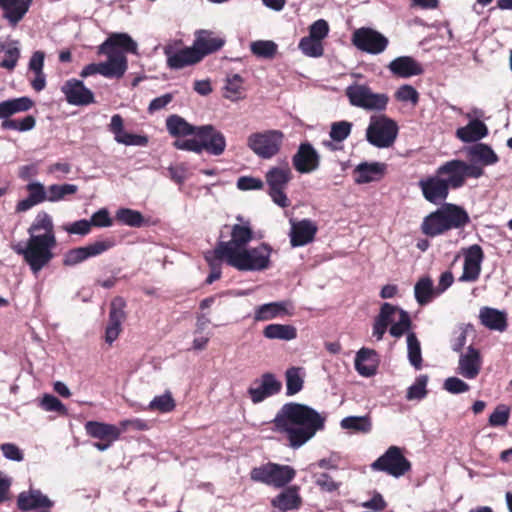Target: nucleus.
Listing matches in <instances>:
<instances>
[{
	"instance_id": "72a5a7b5",
	"label": "nucleus",
	"mask_w": 512,
	"mask_h": 512,
	"mask_svg": "<svg viewBox=\"0 0 512 512\" xmlns=\"http://www.w3.org/2000/svg\"><path fill=\"white\" fill-rule=\"evenodd\" d=\"M456 137L464 143H479L478 141L488 135V127L479 120L473 119L466 126L456 130Z\"/></svg>"
},
{
	"instance_id": "de8ad7c7",
	"label": "nucleus",
	"mask_w": 512,
	"mask_h": 512,
	"mask_svg": "<svg viewBox=\"0 0 512 512\" xmlns=\"http://www.w3.org/2000/svg\"><path fill=\"white\" fill-rule=\"evenodd\" d=\"M250 49L258 57L271 59L277 52V45L270 40H258L251 43Z\"/></svg>"
},
{
	"instance_id": "a878e982",
	"label": "nucleus",
	"mask_w": 512,
	"mask_h": 512,
	"mask_svg": "<svg viewBox=\"0 0 512 512\" xmlns=\"http://www.w3.org/2000/svg\"><path fill=\"white\" fill-rule=\"evenodd\" d=\"M316 224L310 219L292 222L290 243L292 247H300L312 242L317 233Z\"/></svg>"
},
{
	"instance_id": "c03bdc74",
	"label": "nucleus",
	"mask_w": 512,
	"mask_h": 512,
	"mask_svg": "<svg viewBox=\"0 0 512 512\" xmlns=\"http://www.w3.org/2000/svg\"><path fill=\"white\" fill-rule=\"evenodd\" d=\"M407 349L410 364L415 369H420L422 367L421 346L416 334L413 332L407 335Z\"/></svg>"
},
{
	"instance_id": "ea45409f",
	"label": "nucleus",
	"mask_w": 512,
	"mask_h": 512,
	"mask_svg": "<svg viewBox=\"0 0 512 512\" xmlns=\"http://www.w3.org/2000/svg\"><path fill=\"white\" fill-rule=\"evenodd\" d=\"M296 475L294 468L288 465L272 463L270 486L285 487Z\"/></svg>"
},
{
	"instance_id": "dca6fc26",
	"label": "nucleus",
	"mask_w": 512,
	"mask_h": 512,
	"mask_svg": "<svg viewBox=\"0 0 512 512\" xmlns=\"http://www.w3.org/2000/svg\"><path fill=\"white\" fill-rule=\"evenodd\" d=\"M467 156L470 162H467L468 166L474 167L479 172L477 176H467L468 178L478 179L484 175V166L494 165L499 161L498 155L495 151L485 143H476L467 149Z\"/></svg>"
},
{
	"instance_id": "4be33fe9",
	"label": "nucleus",
	"mask_w": 512,
	"mask_h": 512,
	"mask_svg": "<svg viewBox=\"0 0 512 512\" xmlns=\"http://www.w3.org/2000/svg\"><path fill=\"white\" fill-rule=\"evenodd\" d=\"M61 91L71 105L85 106L95 102L93 92L81 80L75 78L67 80L61 87Z\"/></svg>"
},
{
	"instance_id": "412c9836",
	"label": "nucleus",
	"mask_w": 512,
	"mask_h": 512,
	"mask_svg": "<svg viewBox=\"0 0 512 512\" xmlns=\"http://www.w3.org/2000/svg\"><path fill=\"white\" fill-rule=\"evenodd\" d=\"M125 307L126 302L120 296L115 297L111 301L109 322L105 330V341L110 345L118 338L122 330L121 325L126 319Z\"/></svg>"
},
{
	"instance_id": "bb28decb",
	"label": "nucleus",
	"mask_w": 512,
	"mask_h": 512,
	"mask_svg": "<svg viewBox=\"0 0 512 512\" xmlns=\"http://www.w3.org/2000/svg\"><path fill=\"white\" fill-rule=\"evenodd\" d=\"M482 357L480 351L473 346L467 348L466 353L460 355L459 373L466 379H475L481 370Z\"/></svg>"
},
{
	"instance_id": "39448f33",
	"label": "nucleus",
	"mask_w": 512,
	"mask_h": 512,
	"mask_svg": "<svg viewBox=\"0 0 512 512\" xmlns=\"http://www.w3.org/2000/svg\"><path fill=\"white\" fill-rule=\"evenodd\" d=\"M56 244V239L34 236L32 238L29 237L26 246L18 243L13 245L12 249L15 253L21 255L31 271L37 274L53 259L52 249Z\"/></svg>"
},
{
	"instance_id": "aec40b11",
	"label": "nucleus",
	"mask_w": 512,
	"mask_h": 512,
	"mask_svg": "<svg viewBox=\"0 0 512 512\" xmlns=\"http://www.w3.org/2000/svg\"><path fill=\"white\" fill-rule=\"evenodd\" d=\"M163 52L167 58V66L175 70L197 64L201 61L200 55L197 54L193 46L177 50L174 45L167 44L164 46Z\"/></svg>"
},
{
	"instance_id": "ddd939ff",
	"label": "nucleus",
	"mask_w": 512,
	"mask_h": 512,
	"mask_svg": "<svg viewBox=\"0 0 512 512\" xmlns=\"http://www.w3.org/2000/svg\"><path fill=\"white\" fill-rule=\"evenodd\" d=\"M115 246L114 237H106L96 240L86 246L68 250L63 258L64 266H75L85 260L99 256Z\"/></svg>"
},
{
	"instance_id": "f3484780",
	"label": "nucleus",
	"mask_w": 512,
	"mask_h": 512,
	"mask_svg": "<svg viewBox=\"0 0 512 512\" xmlns=\"http://www.w3.org/2000/svg\"><path fill=\"white\" fill-rule=\"evenodd\" d=\"M195 136L199 139L201 153H207L220 156L226 149V139L222 132L213 125L198 126Z\"/></svg>"
},
{
	"instance_id": "20e7f679",
	"label": "nucleus",
	"mask_w": 512,
	"mask_h": 512,
	"mask_svg": "<svg viewBox=\"0 0 512 512\" xmlns=\"http://www.w3.org/2000/svg\"><path fill=\"white\" fill-rule=\"evenodd\" d=\"M470 222L467 211L456 204L444 203L424 217L421 232L427 237H437L452 229H460Z\"/></svg>"
},
{
	"instance_id": "9d476101",
	"label": "nucleus",
	"mask_w": 512,
	"mask_h": 512,
	"mask_svg": "<svg viewBox=\"0 0 512 512\" xmlns=\"http://www.w3.org/2000/svg\"><path fill=\"white\" fill-rule=\"evenodd\" d=\"M345 94L352 106L369 111H384L389 102L387 94L374 93L367 85H350Z\"/></svg>"
},
{
	"instance_id": "6ab92c4d",
	"label": "nucleus",
	"mask_w": 512,
	"mask_h": 512,
	"mask_svg": "<svg viewBox=\"0 0 512 512\" xmlns=\"http://www.w3.org/2000/svg\"><path fill=\"white\" fill-rule=\"evenodd\" d=\"M464 264L463 272L459 277L460 282H475L479 279L481 274V265L485 258L482 247L478 244H473L466 249H463Z\"/></svg>"
},
{
	"instance_id": "0e129e2a",
	"label": "nucleus",
	"mask_w": 512,
	"mask_h": 512,
	"mask_svg": "<svg viewBox=\"0 0 512 512\" xmlns=\"http://www.w3.org/2000/svg\"><path fill=\"white\" fill-rule=\"evenodd\" d=\"M41 406L46 411H55L61 415L67 413V409L64 404L55 396L46 394L41 401Z\"/></svg>"
},
{
	"instance_id": "5fc2aeb1",
	"label": "nucleus",
	"mask_w": 512,
	"mask_h": 512,
	"mask_svg": "<svg viewBox=\"0 0 512 512\" xmlns=\"http://www.w3.org/2000/svg\"><path fill=\"white\" fill-rule=\"evenodd\" d=\"M243 79L239 74H234L227 78L225 97L231 100H237L242 93Z\"/></svg>"
},
{
	"instance_id": "6e6552de",
	"label": "nucleus",
	"mask_w": 512,
	"mask_h": 512,
	"mask_svg": "<svg viewBox=\"0 0 512 512\" xmlns=\"http://www.w3.org/2000/svg\"><path fill=\"white\" fill-rule=\"evenodd\" d=\"M398 135L397 123L386 115L372 116L366 130L367 141L377 148L392 146Z\"/></svg>"
},
{
	"instance_id": "603ef678",
	"label": "nucleus",
	"mask_w": 512,
	"mask_h": 512,
	"mask_svg": "<svg viewBox=\"0 0 512 512\" xmlns=\"http://www.w3.org/2000/svg\"><path fill=\"white\" fill-rule=\"evenodd\" d=\"M36 125V119L32 115H27L21 120H4L1 123L2 129L17 130L25 132L33 129Z\"/></svg>"
},
{
	"instance_id": "a18cd8bd",
	"label": "nucleus",
	"mask_w": 512,
	"mask_h": 512,
	"mask_svg": "<svg viewBox=\"0 0 512 512\" xmlns=\"http://www.w3.org/2000/svg\"><path fill=\"white\" fill-rule=\"evenodd\" d=\"M286 394L292 396L300 392L303 388V378L300 375V368L291 367L286 373Z\"/></svg>"
},
{
	"instance_id": "f257e3e1",
	"label": "nucleus",
	"mask_w": 512,
	"mask_h": 512,
	"mask_svg": "<svg viewBox=\"0 0 512 512\" xmlns=\"http://www.w3.org/2000/svg\"><path fill=\"white\" fill-rule=\"evenodd\" d=\"M326 416L312 407L288 402L277 412L272 421V430L284 434L289 446L298 449L325 428Z\"/></svg>"
},
{
	"instance_id": "cd10ccee",
	"label": "nucleus",
	"mask_w": 512,
	"mask_h": 512,
	"mask_svg": "<svg viewBox=\"0 0 512 512\" xmlns=\"http://www.w3.org/2000/svg\"><path fill=\"white\" fill-rule=\"evenodd\" d=\"M388 69L393 75L400 78H410L424 72L422 65L410 56L395 58L389 63Z\"/></svg>"
},
{
	"instance_id": "473e14b6",
	"label": "nucleus",
	"mask_w": 512,
	"mask_h": 512,
	"mask_svg": "<svg viewBox=\"0 0 512 512\" xmlns=\"http://www.w3.org/2000/svg\"><path fill=\"white\" fill-rule=\"evenodd\" d=\"M53 505L52 501L40 490H33L21 492L17 498V506L21 511H30L36 508H50Z\"/></svg>"
},
{
	"instance_id": "c9c22d12",
	"label": "nucleus",
	"mask_w": 512,
	"mask_h": 512,
	"mask_svg": "<svg viewBox=\"0 0 512 512\" xmlns=\"http://www.w3.org/2000/svg\"><path fill=\"white\" fill-rule=\"evenodd\" d=\"M29 237H48L56 239L52 217L45 211H40L27 230Z\"/></svg>"
},
{
	"instance_id": "4468645a",
	"label": "nucleus",
	"mask_w": 512,
	"mask_h": 512,
	"mask_svg": "<svg viewBox=\"0 0 512 512\" xmlns=\"http://www.w3.org/2000/svg\"><path fill=\"white\" fill-rule=\"evenodd\" d=\"M129 426H133L137 429H144L146 427L140 420H123L120 422V428L104 422L88 421L85 424V430L92 438L115 442L120 438L121 433Z\"/></svg>"
},
{
	"instance_id": "5701e85b",
	"label": "nucleus",
	"mask_w": 512,
	"mask_h": 512,
	"mask_svg": "<svg viewBox=\"0 0 512 512\" xmlns=\"http://www.w3.org/2000/svg\"><path fill=\"white\" fill-rule=\"evenodd\" d=\"M224 44L225 39L217 36L213 31L198 30L195 33L193 47L202 61L205 56L220 50Z\"/></svg>"
},
{
	"instance_id": "a211bd4d",
	"label": "nucleus",
	"mask_w": 512,
	"mask_h": 512,
	"mask_svg": "<svg viewBox=\"0 0 512 512\" xmlns=\"http://www.w3.org/2000/svg\"><path fill=\"white\" fill-rule=\"evenodd\" d=\"M320 161L319 153L308 141L300 143L296 153L292 156L293 168L300 174L316 171L320 167Z\"/></svg>"
},
{
	"instance_id": "bf43d9fd",
	"label": "nucleus",
	"mask_w": 512,
	"mask_h": 512,
	"mask_svg": "<svg viewBox=\"0 0 512 512\" xmlns=\"http://www.w3.org/2000/svg\"><path fill=\"white\" fill-rule=\"evenodd\" d=\"M395 98L401 102H411L417 104L419 101L418 91L409 84H404L398 88L395 93Z\"/></svg>"
},
{
	"instance_id": "423d86ee",
	"label": "nucleus",
	"mask_w": 512,
	"mask_h": 512,
	"mask_svg": "<svg viewBox=\"0 0 512 512\" xmlns=\"http://www.w3.org/2000/svg\"><path fill=\"white\" fill-rule=\"evenodd\" d=\"M229 251L224 257L225 262L239 271H262L270 266L272 248L267 243H261L257 247L244 248L235 253Z\"/></svg>"
},
{
	"instance_id": "3c124183",
	"label": "nucleus",
	"mask_w": 512,
	"mask_h": 512,
	"mask_svg": "<svg viewBox=\"0 0 512 512\" xmlns=\"http://www.w3.org/2000/svg\"><path fill=\"white\" fill-rule=\"evenodd\" d=\"M299 49L309 57H320L324 53L322 42L309 36L303 37L299 42Z\"/></svg>"
},
{
	"instance_id": "09e8293b",
	"label": "nucleus",
	"mask_w": 512,
	"mask_h": 512,
	"mask_svg": "<svg viewBox=\"0 0 512 512\" xmlns=\"http://www.w3.org/2000/svg\"><path fill=\"white\" fill-rule=\"evenodd\" d=\"M78 187L74 184H53L48 187V201L57 202L67 195L75 194Z\"/></svg>"
},
{
	"instance_id": "b1692460",
	"label": "nucleus",
	"mask_w": 512,
	"mask_h": 512,
	"mask_svg": "<svg viewBox=\"0 0 512 512\" xmlns=\"http://www.w3.org/2000/svg\"><path fill=\"white\" fill-rule=\"evenodd\" d=\"M109 130L114 134L115 141L126 146H146V136L128 133L124 130V121L121 115L115 114L111 118Z\"/></svg>"
},
{
	"instance_id": "f8f14e48",
	"label": "nucleus",
	"mask_w": 512,
	"mask_h": 512,
	"mask_svg": "<svg viewBox=\"0 0 512 512\" xmlns=\"http://www.w3.org/2000/svg\"><path fill=\"white\" fill-rule=\"evenodd\" d=\"M284 134L279 130H267L252 133L247 139V146L259 157L270 159L281 148Z\"/></svg>"
},
{
	"instance_id": "052dcab7",
	"label": "nucleus",
	"mask_w": 512,
	"mask_h": 512,
	"mask_svg": "<svg viewBox=\"0 0 512 512\" xmlns=\"http://www.w3.org/2000/svg\"><path fill=\"white\" fill-rule=\"evenodd\" d=\"M509 416V408L503 404L498 405L489 417V425L493 427L504 426L507 424Z\"/></svg>"
},
{
	"instance_id": "864d4df0",
	"label": "nucleus",
	"mask_w": 512,
	"mask_h": 512,
	"mask_svg": "<svg viewBox=\"0 0 512 512\" xmlns=\"http://www.w3.org/2000/svg\"><path fill=\"white\" fill-rule=\"evenodd\" d=\"M204 257L210 267V273L207 276L205 283L210 285L221 278L222 271L220 263L221 261H225V259L216 258L215 249L212 252H207Z\"/></svg>"
},
{
	"instance_id": "c85d7f7f",
	"label": "nucleus",
	"mask_w": 512,
	"mask_h": 512,
	"mask_svg": "<svg viewBox=\"0 0 512 512\" xmlns=\"http://www.w3.org/2000/svg\"><path fill=\"white\" fill-rule=\"evenodd\" d=\"M33 0H0L3 18L15 27L29 11Z\"/></svg>"
},
{
	"instance_id": "e2e57ef3",
	"label": "nucleus",
	"mask_w": 512,
	"mask_h": 512,
	"mask_svg": "<svg viewBox=\"0 0 512 512\" xmlns=\"http://www.w3.org/2000/svg\"><path fill=\"white\" fill-rule=\"evenodd\" d=\"M399 307L392 305L391 303L384 302L381 307L379 314L375 317L380 320L387 327L394 321L395 313L399 314Z\"/></svg>"
},
{
	"instance_id": "0eeeda50",
	"label": "nucleus",
	"mask_w": 512,
	"mask_h": 512,
	"mask_svg": "<svg viewBox=\"0 0 512 512\" xmlns=\"http://www.w3.org/2000/svg\"><path fill=\"white\" fill-rule=\"evenodd\" d=\"M292 178V170L286 161L280 166L271 167L265 174L267 193L272 201L281 208L290 206V200L285 191Z\"/></svg>"
},
{
	"instance_id": "f704fd0d",
	"label": "nucleus",
	"mask_w": 512,
	"mask_h": 512,
	"mask_svg": "<svg viewBox=\"0 0 512 512\" xmlns=\"http://www.w3.org/2000/svg\"><path fill=\"white\" fill-rule=\"evenodd\" d=\"M377 353L373 349L361 348L355 357V369L364 377H370L376 374L378 361Z\"/></svg>"
},
{
	"instance_id": "37998d69",
	"label": "nucleus",
	"mask_w": 512,
	"mask_h": 512,
	"mask_svg": "<svg viewBox=\"0 0 512 512\" xmlns=\"http://www.w3.org/2000/svg\"><path fill=\"white\" fill-rule=\"evenodd\" d=\"M116 220L124 225L130 227H142L146 224V220L143 215L130 208H120L116 212Z\"/></svg>"
},
{
	"instance_id": "a19ab883",
	"label": "nucleus",
	"mask_w": 512,
	"mask_h": 512,
	"mask_svg": "<svg viewBox=\"0 0 512 512\" xmlns=\"http://www.w3.org/2000/svg\"><path fill=\"white\" fill-rule=\"evenodd\" d=\"M414 295L419 305L424 306L430 303L434 296L432 279L428 276L420 278L415 284Z\"/></svg>"
},
{
	"instance_id": "9b49d317",
	"label": "nucleus",
	"mask_w": 512,
	"mask_h": 512,
	"mask_svg": "<svg viewBox=\"0 0 512 512\" xmlns=\"http://www.w3.org/2000/svg\"><path fill=\"white\" fill-rule=\"evenodd\" d=\"M373 471L384 472L395 478L404 476L411 469L410 461L404 456L401 448L390 446L386 452L371 465Z\"/></svg>"
},
{
	"instance_id": "58836bf2",
	"label": "nucleus",
	"mask_w": 512,
	"mask_h": 512,
	"mask_svg": "<svg viewBox=\"0 0 512 512\" xmlns=\"http://www.w3.org/2000/svg\"><path fill=\"white\" fill-rule=\"evenodd\" d=\"M263 336L270 340L290 341L297 337V329L290 324L273 323L264 327Z\"/></svg>"
},
{
	"instance_id": "4c0bfd02",
	"label": "nucleus",
	"mask_w": 512,
	"mask_h": 512,
	"mask_svg": "<svg viewBox=\"0 0 512 512\" xmlns=\"http://www.w3.org/2000/svg\"><path fill=\"white\" fill-rule=\"evenodd\" d=\"M198 126L188 123L183 117L172 114L166 119V129L172 137L195 135Z\"/></svg>"
},
{
	"instance_id": "7ed1b4c3",
	"label": "nucleus",
	"mask_w": 512,
	"mask_h": 512,
	"mask_svg": "<svg viewBox=\"0 0 512 512\" xmlns=\"http://www.w3.org/2000/svg\"><path fill=\"white\" fill-rule=\"evenodd\" d=\"M126 53L136 54L137 43L127 33H112L98 48V54L107 56V61L86 65L80 72L82 78L101 74L106 78L120 79L128 68Z\"/></svg>"
},
{
	"instance_id": "49530a36",
	"label": "nucleus",
	"mask_w": 512,
	"mask_h": 512,
	"mask_svg": "<svg viewBox=\"0 0 512 512\" xmlns=\"http://www.w3.org/2000/svg\"><path fill=\"white\" fill-rule=\"evenodd\" d=\"M175 401L170 392H166L163 395L154 397L150 402L148 409L151 411H158L161 413H168L175 409Z\"/></svg>"
},
{
	"instance_id": "79ce46f5",
	"label": "nucleus",
	"mask_w": 512,
	"mask_h": 512,
	"mask_svg": "<svg viewBox=\"0 0 512 512\" xmlns=\"http://www.w3.org/2000/svg\"><path fill=\"white\" fill-rule=\"evenodd\" d=\"M343 429L352 430L357 433H369L372 429L370 416H348L340 423Z\"/></svg>"
},
{
	"instance_id": "338daca9",
	"label": "nucleus",
	"mask_w": 512,
	"mask_h": 512,
	"mask_svg": "<svg viewBox=\"0 0 512 512\" xmlns=\"http://www.w3.org/2000/svg\"><path fill=\"white\" fill-rule=\"evenodd\" d=\"M28 195L38 204L48 200V191H45L43 184L39 182H32L26 186Z\"/></svg>"
},
{
	"instance_id": "393cba45",
	"label": "nucleus",
	"mask_w": 512,
	"mask_h": 512,
	"mask_svg": "<svg viewBox=\"0 0 512 512\" xmlns=\"http://www.w3.org/2000/svg\"><path fill=\"white\" fill-rule=\"evenodd\" d=\"M282 384L278 381L274 374L264 373L258 387H250L248 394L253 403H260L267 397L275 395L280 392Z\"/></svg>"
},
{
	"instance_id": "c756f323",
	"label": "nucleus",
	"mask_w": 512,
	"mask_h": 512,
	"mask_svg": "<svg viewBox=\"0 0 512 512\" xmlns=\"http://www.w3.org/2000/svg\"><path fill=\"white\" fill-rule=\"evenodd\" d=\"M289 307H291L289 301L270 302L259 305L254 310V321L263 322L286 315H292V312L289 311Z\"/></svg>"
},
{
	"instance_id": "2eb2a0df",
	"label": "nucleus",
	"mask_w": 512,
	"mask_h": 512,
	"mask_svg": "<svg viewBox=\"0 0 512 512\" xmlns=\"http://www.w3.org/2000/svg\"><path fill=\"white\" fill-rule=\"evenodd\" d=\"M352 42L359 50L370 54L382 53L389 43L388 39L380 32L366 27L354 31Z\"/></svg>"
},
{
	"instance_id": "f03ea898",
	"label": "nucleus",
	"mask_w": 512,
	"mask_h": 512,
	"mask_svg": "<svg viewBox=\"0 0 512 512\" xmlns=\"http://www.w3.org/2000/svg\"><path fill=\"white\" fill-rule=\"evenodd\" d=\"M478 171L461 159H452L441 164L434 175L421 178L418 187L423 198L435 205L444 204L450 189H459L466 184L467 176H477Z\"/></svg>"
},
{
	"instance_id": "8fccbe9b",
	"label": "nucleus",
	"mask_w": 512,
	"mask_h": 512,
	"mask_svg": "<svg viewBox=\"0 0 512 512\" xmlns=\"http://www.w3.org/2000/svg\"><path fill=\"white\" fill-rule=\"evenodd\" d=\"M412 326L410 315L407 311L399 309V319L389 328V333L395 338L402 337Z\"/></svg>"
},
{
	"instance_id": "680f3d73",
	"label": "nucleus",
	"mask_w": 512,
	"mask_h": 512,
	"mask_svg": "<svg viewBox=\"0 0 512 512\" xmlns=\"http://www.w3.org/2000/svg\"><path fill=\"white\" fill-rule=\"evenodd\" d=\"M272 462L254 467L250 472L251 480L270 486Z\"/></svg>"
},
{
	"instance_id": "7c9ffc66",
	"label": "nucleus",
	"mask_w": 512,
	"mask_h": 512,
	"mask_svg": "<svg viewBox=\"0 0 512 512\" xmlns=\"http://www.w3.org/2000/svg\"><path fill=\"white\" fill-rule=\"evenodd\" d=\"M303 504L299 494V486L292 485L285 488L271 500V505L281 511L298 510Z\"/></svg>"
},
{
	"instance_id": "13d9d810",
	"label": "nucleus",
	"mask_w": 512,
	"mask_h": 512,
	"mask_svg": "<svg viewBox=\"0 0 512 512\" xmlns=\"http://www.w3.org/2000/svg\"><path fill=\"white\" fill-rule=\"evenodd\" d=\"M14 44L15 43L9 44L5 49L4 58L0 62L1 68L13 70L17 65L18 59L20 57V50Z\"/></svg>"
},
{
	"instance_id": "774afa93",
	"label": "nucleus",
	"mask_w": 512,
	"mask_h": 512,
	"mask_svg": "<svg viewBox=\"0 0 512 512\" xmlns=\"http://www.w3.org/2000/svg\"><path fill=\"white\" fill-rule=\"evenodd\" d=\"M329 33V25L326 20L319 19L309 28V37L322 41Z\"/></svg>"
},
{
	"instance_id": "6e6d98bb",
	"label": "nucleus",
	"mask_w": 512,
	"mask_h": 512,
	"mask_svg": "<svg viewBox=\"0 0 512 512\" xmlns=\"http://www.w3.org/2000/svg\"><path fill=\"white\" fill-rule=\"evenodd\" d=\"M352 124L347 121L334 122L329 132L330 138L336 142L344 141L351 133Z\"/></svg>"
},
{
	"instance_id": "4d7b16f0",
	"label": "nucleus",
	"mask_w": 512,
	"mask_h": 512,
	"mask_svg": "<svg viewBox=\"0 0 512 512\" xmlns=\"http://www.w3.org/2000/svg\"><path fill=\"white\" fill-rule=\"evenodd\" d=\"M428 382V377L426 375L419 376L415 383L408 388L406 398L408 400H414V399H422L426 396L427 390L426 385Z\"/></svg>"
},
{
	"instance_id": "69168bd1",
	"label": "nucleus",
	"mask_w": 512,
	"mask_h": 512,
	"mask_svg": "<svg viewBox=\"0 0 512 512\" xmlns=\"http://www.w3.org/2000/svg\"><path fill=\"white\" fill-rule=\"evenodd\" d=\"M236 185L242 191L261 190L264 187V182L260 178L241 176L238 178Z\"/></svg>"
},
{
	"instance_id": "2f4dec72",
	"label": "nucleus",
	"mask_w": 512,
	"mask_h": 512,
	"mask_svg": "<svg viewBox=\"0 0 512 512\" xmlns=\"http://www.w3.org/2000/svg\"><path fill=\"white\" fill-rule=\"evenodd\" d=\"M387 165L385 163H361L354 170L355 182L365 184L381 180L386 173Z\"/></svg>"
},
{
	"instance_id": "e433bc0d",
	"label": "nucleus",
	"mask_w": 512,
	"mask_h": 512,
	"mask_svg": "<svg viewBox=\"0 0 512 512\" xmlns=\"http://www.w3.org/2000/svg\"><path fill=\"white\" fill-rule=\"evenodd\" d=\"M481 324L485 327L496 330L504 331L507 327L506 314L490 307H483L479 314Z\"/></svg>"
},
{
	"instance_id": "1a4fd4ad",
	"label": "nucleus",
	"mask_w": 512,
	"mask_h": 512,
	"mask_svg": "<svg viewBox=\"0 0 512 512\" xmlns=\"http://www.w3.org/2000/svg\"><path fill=\"white\" fill-rule=\"evenodd\" d=\"M240 222L230 227L229 241H219L215 246V257L223 259L229 255V251L235 253L241 249L246 248L248 243L253 239L254 232L249 220H244L242 216H237Z\"/></svg>"
}]
</instances>
